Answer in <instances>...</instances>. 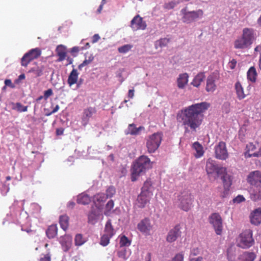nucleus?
<instances>
[{"label":"nucleus","mask_w":261,"mask_h":261,"mask_svg":"<svg viewBox=\"0 0 261 261\" xmlns=\"http://www.w3.org/2000/svg\"><path fill=\"white\" fill-rule=\"evenodd\" d=\"M99 217L94 215V214H89L88 215V223L94 224L96 222Z\"/></svg>","instance_id":"09e8293b"},{"label":"nucleus","mask_w":261,"mask_h":261,"mask_svg":"<svg viewBox=\"0 0 261 261\" xmlns=\"http://www.w3.org/2000/svg\"><path fill=\"white\" fill-rule=\"evenodd\" d=\"M59 109V106L58 105H57L53 110V111L50 112V114H54L56 112H57Z\"/></svg>","instance_id":"338daca9"},{"label":"nucleus","mask_w":261,"mask_h":261,"mask_svg":"<svg viewBox=\"0 0 261 261\" xmlns=\"http://www.w3.org/2000/svg\"><path fill=\"white\" fill-rule=\"evenodd\" d=\"M245 200V198L242 195H238L234 199V202L240 203Z\"/></svg>","instance_id":"6e6d98bb"},{"label":"nucleus","mask_w":261,"mask_h":261,"mask_svg":"<svg viewBox=\"0 0 261 261\" xmlns=\"http://www.w3.org/2000/svg\"><path fill=\"white\" fill-rule=\"evenodd\" d=\"M250 222L252 224L257 226L261 224V208H257L253 211L250 215Z\"/></svg>","instance_id":"dca6fc26"},{"label":"nucleus","mask_w":261,"mask_h":261,"mask_svg":"<svg viewBox=\"0 0 261 261\" xmlns=\"http://www.w3.org/2000/svg\"><path fill=\"white\" fill-rule=\"evenodd\" d=\"M44 70V67L43 66H36L32 68L29 71V72L34 73L36 76H40L43 74V71Z\"/></svg>","instance_id":"f704fd0d"},{"label":"nucleus","mask_w":261,"mask_h":261,"mask_svg":"<svg viewBox=\"0 0 261 261\" xmlns=\"http://www.w3.org/2000/svg\"><path fill=\"white\" fill-rule=\"evenodd\" d=\"M254 243L252 231L248 229L241 233L237 240L238 246L245 249L251 247Z\"/></svg>","instance_id":"0eeeda50"},{"label":"nucleus","mask_w":261,"mask_h":261,"mask_svg":"<svg viewBox=\"0 0 261 261\" xmlns=\"http://www.w3.org/2000/svg\"><path fill=\"white\" fill-rule=\"evenodd\" d=\"M93 59H94L93 56L92 55H91L89 57L88 59H85L82 63H81V64H80L79 65V66H78L79 69L81 70L83 67L87 66L88 64H89L90 63H91L92 62V61L93 60Z\"/></svg>","instance_id":"58836bf2"},{"label":"nucleus","mask_w":261,"mask_h":261,"mask_svg":"<svg viewBox=\"0 0 261 261\" xmlns=\"http://www.w3.org/2000/svg\"><path fill=\"white\" fill-rule=\"evenodd\" d=\"M181 227L179 225H176L171 229L167 234L166 240L168 242L172 243L175 241L181 236Z\"/></svg>","instance_id":"9b49d317"},{"label":"nucleus","mask_w":261,"mask_h":261,"mask_svg":"<svg viewBox=\"0 0 261 261\" xmlns=\"http://www.w3.org/2000/svg\"><path fill=\"white\" fill-rule=\"evenodd\" d=\"M143 129H144V127L142 126H140L137 128L134 124H130L128 127L126 134L132 135H137L139 134L140 132Z\"/></svg>","instance_id":"b1692460"},{"label":"nucleus","mask_w":261,"mask_h":261,"mask_svg":"<svg viewBox=\"0 0 261 261\" xmlns=\"http://www.w3.org/2000/svg\"><path fill=\"white\" fill-rule=\"evenodd\" d=\"M85 241L81 234H77L75 237V244L76 246H81L85 243Z\"/></svg>","instance_id":"a18cd8bd"},{"label":"nucleus","mask_w":261,"mask_h":261,"mask_svg":"<svg viewBox=\"0 0 261 261\" xmlns=\"http://www.w3.org/2000/svg\"><path fill=\"white\" fill-rule=\"evenodd\" d=\"M53 94V91L51 89H49L44 91V97L45 99L48 98L50 96Z\"/></svg>","instance_id":"5fc2aeb1"},{"label":"nucleus","mask_w":261,"mask_h":261,"mask_svg":"<svg viewBox=\"0 0 261 261\" xmlns=\"http://www.w3.org/2000/svg\"><path fill=\"white\" fill-rule=\"evenodd\" d=\"M246 148L248 151H253L255 149V146L252 143H249L247 145Z\"/></svg>","instance_id":"13d9d810"},{"label":"nucleus","mask_w":261,"mask_h":261,"mask_svg":"<svg viewBox=\"0 0 261 261\" xmlns=\"http://www.w3.org/2000/svg\"><path fill=\"white\" fill-rule=\"evenodd\" d=\"M57 226L56 225H50L46 231V233L48 238H53L57 234Z\"/></svg>","instance_id":"cd10ccee"},{"label":"nucleus","mask_w":261,"mask_h":261,"mask_svg":"<svg viewBox=\"0 0 261 261\" xmlns=\"http://www.w3.org/2000/svg\"><path fill=\"white\" fill-rule=\"evenodd\" d=\"M162 140L161 133H157L150 136L147 140L146 147L149 153L155 152L159 148Z\"/></svg>","instance_id":"6e6552de"},{"label":"nucleus","mask_w":261,"mask_h":261,"mask_svg":"<svg viewBox=\"0 0 261 261\" xmlns=\"http://www.w3.org/2000/svg\"><path fill=\"white\" fill-rule=\"evenodd\" d=\"M89 214H94V215L99 217L101 215V209L95 205L92 207Z\"/></svg>","instance_id":"79ce46f5"},{"label":"nucleus","mask_w":261,"mask_h":261,"mask_svg":"<svg viewBox=\"0 0 261 261\" xmlns=\"http://www.w3.org/2000/svg\"><path fill=\"white\" fill-rule=\"evenodd\" d=\"M79 47L77 46H74L71 48V53L73 54L74 53H77L79 51Z\"/></svg>","instance_id":"0e129e2a"},{"label":"nucleus","mask_w":261,"mask_h":261,"mask_svg":"<svg viewBox=\"0 0 261 261\" xmlns=\"http://www.w3.org/2000/svg\"><path fill=\"white\" fill-rule=\"evenodd\" d=\"M77 201L79 203L86 205L90 202L91 198L88 195L82 194L78 196Z\"/></svg>","instance_id":"c85d7f7f"},{"label":"nucleus","mask_w":261,"mask_h":261,"mask_svg":"<svg viewBox=\"0 0 261 261\" xmlns=\"http://www.w3.org/2000/svg\"><path fill=\"white\" fill-rule=\"evenodd\" d=\"M220 176H221V179L223 180L224 189L225 190H228L229 188L231 185V179L230 176L227 174L226 171L224 174H222Z\"/></svg>","instance_id":"5701e85b"},{"label":"nucleus","mask_w":261,"mask_h":261,"mask_svg":"<svg viewBox=\"0 0 261 261\" xmlns=\"http://www.w3.org/2000/svg\"><path fill=\"white\" fill-rule=\"evenodd\" d=\"M235 88L238 97L239 99H242L245 98V94L242 85L240 82H237L235 85Z\"/></svg>","instance_id":"c756f323"},{"label":"nucleus","mask_w":261,"mask_h":261,"mask_svg":"<svg viewBox=\"0 0 261 261\" xmlns=\"http://www.w3.org/2000/svg\"><path fill=\"white\" fill-rule=\"evenodd\" d=\"M180 12L182 22L186 24L191 23L201 18L203 15V11L202 10L198 9L196 11H190L187 7L182 9Z\"/></svg>","instance_id":"39448f33"},{"label":"nucleus","mask_w":261,"mask_h":261,"mask_svg":"<svg viewBox=\"0 0 261 261\" xmlns=\"http://www.w3.org/2000/svg\"><path fill=\"white\" fill-rule=\"evenodd\" d=\"M255 257L256 256L254 253L244 252L239 255L238 260L239 261H254Z\"/></svg>","instance_id":"412c9836"},{"label":"nucleus","mask_w":261,"mask_h":261,"mask_svg":"<svg viewBox=\"0 0 261 261\" xmlns=\"http://www.w3.org/2000/svg\"><path fill=\"white\" fill-rule=\"evenodd\" d=\"M193 148L196 151L195 154L196 158H200L203 154L202 146L198 142H195L193 144Z\"/></svg>","instance_id":"bb28decb"},{"label":"nucleus","mask_w":261,"mask_h":261,"mask_svg":"<svg viewBox=\"0 0 261 261\" xmlns=\"http://www.w3.org/2000/svg\"><path fill=\"white\" fill-rule=\"evenodd\" d=\"M13 109L16 110L19 112H26L28 110V107L23 106L20 103L17 102L13 107Z\"/></svg>","instance_id":"a19ab883"},{"label":"nucleus","mask_w":261,"mask_h":261,"mask_svg":"<svg viewBox=\"0 0 261 261\" xmlns=\"http://www.w3.org/2000/svg\"><path fill=\"white\" fill-rule=\"evenodd\" d=\"M114 207V202L113 200H110L106 205V208L108 211L111 210Z\"/></svg>","instance_id":"4d7b16f0"},{"label":"nucleus","mask_w":261,"mask_h":261,"mask_svg":"<svg viewBox=\"0 0 261 261\" xmlns=\"http://www.w3.org/2000/svg\"><path fill=\"white\" fill-rule=\"evenodd\" d=\"M152 167V163L146 156H141L134 164L132 169V180L135 181L137 177Z\"/></svg>","instance_id":"f03ea898"},{"label":"nucleus","mask_w":261,"mask_h":261,"mask_svg":"<svg viewBox=\"0 0 261 261\" xmlns=\"http://www.w3.org/2000/svg\"><path fill=\"white\" fill-rule=\"evenodd\" d=\"M100 36L98 34H95L92 37V42L95 43L100 39Z\"/></svg>","instance_id":"680f3d73"},{"label":"nucleus","mask_w":261,"mask_h":261,"mask_svg":"<svg viewBox=\"0 0 261 261\" xmlns=\"http://www.w3.org/2000/svg\"><path fill=\"white\" fill-rule=\"evenodd\" d=\"M234 247L233 246H230L227 250L228 258L229 261H232L233 259L234 255L233 252L234 251Z\"/></svg>","instance_id":"de8ad7c7"},{"label":"nucleus","mask_w":261,"mask_h":261,"mask_svg":"<svg viewBox=\"0 0 261 261\" xmlns=\"http://www.w3.org/2000/svg\"><path fill=\"white\" fill-rule=\"evenodd\" d=\"M184 254L182 252H180L175 255V256L169 261H184Z\"/></svg>","instance_id":"8fccbe9b"},{"label":"nucleus","mask_w":261,"mask_h":261,"mask_svg":"<svg viewBox=\"0 0 261 261\" xmlns=\"http://www.w3.org/2000/svg\"><path fill=\"white\" fill-rule=\"evenodd\" d=\"M130 244V241L124 236H122L120 240V245L121 247L128 246Z\"/></svg>","instance_id":"49530a36"},{"label":"nucleus","mask_w":261,"mask_h":261,"mask_svg":"<svg viewBox=\"0 0 261 261\" xmlns=\"http://www.w3.org/2000/svg\"><path fill=\"white\" fill-rule=\"evenodd\" d=\"M5 84L6 86H9L11 88H14V85L12 83V82L9 79H7L5 81Z\"/></svg>","instance_id":"052dcab7"},{"label":"nucleus","mask_w":261,"mask_h":261,"mask_svg":"<svg viewBox=\"0 0 261 261\" xmlns=\"http://www.w3.org/2000/svg\"><path fill=\"white\" fill-rule=\"evenodd\" d=\"M126 249L125 248H122L121 250H119L117 252L118 256L123 259H126Z\"/></svg>","instance_id":"3c124183"},{"label":"nucleus","mask_w":261,"mask_h":261,"mask_svg":"<svg viewBox=\"0 0 261 261\" xmlns=\"http://www.w3.org/2000/svg\"><path fill=\"white\" fill-rule=\"evenodd\" d=\"M78 75L79 73L77 72V70L73 69L70 72L67 81L68 84L70 86H71L72 85L77 83Z\"/></svg>","instance_id":"4be33fe9"},{"label":"nucleus","mask_w":261,"mask_h":261,"mask_svg":"<svg viewBox=\"0 0 261 261\" xmlns=\"http://www.w3.org/2000/svg\"><path fill=\"white\" fill-rule=\"evenodd\" d=\"M50 254L48 253L45 254H43V256L40 258V261H50Z\"/></svg>","instance_id":"864d4df0"},{"label":"nucleus","mask_w":261,"mask_h":261,"mask_svg":"<svg viewBox=\"0 0 261 261\" xmlns=\"http://www.w3.org/2000/svg\"><path fill=\"white\" fill-rule=\"evenodd\" d=\"M209 104L202 102L192 105L179 111L177 115V120L184 126L186 132L190 128L196 132L202 123L203 113L209 107Z\"/></svg>","instance_id":"f257e3e1"},{"label":"nucleus","mask_w":261,"mask_h":261,"mask_svg":"<svg viewBox=\"0 0 261 261\" xmlns=\"http://www.w3.org/2000/svg\"><path fill=\"white\" fill-rule=\"evenodd\" d=\"M236 63H237V62L234 60H232L230 63V68L231 69H233L236 65Z\"/></svg>","instance_id":"774afa93"},{"label":"nucleus","mask_w":261,"mask_h":261,"mask_svg":"<svg viewBox=\"0 0 261 261\" xmlns=\"http://www.w3.org/2000/svg\"><path fill=\"white\" fill-rule=\"evenodd\" d=\"M255 39L252 29L244 28L242 36L238 37L234 42V47L236 49H243L248 47L252 44Z\"/></svg>","instance_id":"7ed1b4c3"},{"label":"nucleus","mask_w":261,"mask_h":261,"mask_svg":"<svg viewBox=\"0 0 261 261\" xmlns=\"http://www.w3.org/2000/svg\"><path fill=\"white\" fill-rule=\"evenodd\" d=\"M248 181L252 186H260L261 172L257 170L250 173L248 176Z\"/></svg>","instance_id":"4468645a"},{"label":"nucleus","mask_w":261,"mask_h":261,"mask_svg":"<svg viewBox=\"0 0 261 261\" xmlns=\"http://www.w3.org/2000/svg\"><path fill=\"white\" fill-rule=\"evenodd\" d=\"M206 171L210 179L215 180L226 170L225 167L219 166L216 162L208 159L206 163Z\"/></svg>","instance_id":"20e7f679"},{"label":"nucleus","mask_w":261,"mask_h":261,"mask_svg":"<svg viewBox=\"0 0 261 261\" xmlns=\"http://www.w3.org/2000/svg\"><path fill=\"white\" fill-rule=\"evenodd\" d=\"M68 217L66 215L62 216L60 217V224L61 228L64 230H66L68 228Z\"/></svg>","instance_id":"473e14b6"},{"label":"nucleus","mask_w":261,"mask_h":261,"mask_svg":"<svg viewBox=\"0 0 261 261\" xmlns=\"http://www.w3.org/2000/svg\"><path fill=\"white\" fill-rule=\"evenodd\" d=\"M31 59L26 54L24 55L21 60V65L22 66L27 67L28 65L32 61Z\"/></svg>","instance_id":"ea45409f"},{"label":"nucleus","mask_w":261,"mask_h":261,"mask_svg":"<svg viewBox=\"0 0 261 261\" xmlns=\"http://www.w3.org/2000/svg\"><path fill=\"white\" fill-rule=\"evenodd\" d=\"M26 54L29 56L32 60L37 58L41 54V51L38 48H36L30 50Z\"/></svg>","instance_id":"2f4dec72"},{"label":"nucleus","mask_w":261,"mask_h":261,"mask_svg":"<svg viewBox=\"0 0 261 261\" xmlns=\"http://www.w3.org/2000/svg\"><path fill=\"white\" fill-rule=\"evenodd\" d=\"M169 42V39L166 38H162L155 42L156 48L158 46L162 48L163 47L166 46L167 44Z\"/></svg>","instance_id":"e433bc0d"},{"label":"nucleus","mask_w":261,"mask_h":261,"mask_svg":"<svg viewBox=\"0 0 261 261\" xmlns=\"http://www.w3.org/2000/svg\"><path fill=\"white\" fill-rule=\"evenodd\" d=\"M204 78V73L203 72H200L194 77L191 84L194 87H198Z\"/></svg>","instance_id":"a878e982"},{"label":"nucleus","mask_w":261,"mask_h":261,"mask_svg":"<svg viewBox=\"0 0 261 261\" xmlns=\"http://www.w3.org/2000/svg\"><path fill=\"white\" fill-rule=\"evenodd\" d=\"M150 197V196L141 192L138 196L136 204L139 207H144L149 201Z\"/></svg>","instance_id":"f3484780"},{"label":"nucleus","mask_w":261,"mask_h":261,"mask_svg":"<svg viewBox=\"0 0 261 261\" xmlns=\"http://www.w3.org/2000/svg\"><path fill=\"white\" fill-rule=\"evenodd\" d=\"M245 156L246 158H251L252 156H255V155H254V153H249V151H248V150L245 152Z\"/></svg>","instance_id":"69168bd1"},{"label":"nucleus","mask_w":261,"mask_h":261,"mask_svg":"<svg viewBox=\"0 0 261 261\" xmlns=\"http://www.w3.org/2000/svg\"><path fill=\"white\" fill-rule=\"evenodd\" d=\"M138 229L142 233L148 234L152 229L149 219L145 218L138 224Z\"/></svg>","instance_id":"2eb2a0df"},{"label":"nucleus","mask_w":261,"mask_h":261,"mask_svg":"<svg viewBox=\"0 0 261 261\" xmlns=\"http://www.w3.org/2000/svg\"><path fill=\"white\" fill-rule=\"evenodd\" d=\"M133 47L131 44H125L118 48V50L120 53L125 54L130 50Z\"/></svg>","instance_id":"4c0bfd02"},{"label":"nucleus","mask_w":261,"mask_h":261,"mask_svg":"<svg viewBox=\"0 0 261 261\" xmlns=\"http://www.w3.org/2000/svg\"><path fill=\"white\" fill-rule=\"evenodd\" d=\"M189 75L187 73H184L179 74L177 80V86L180 89H183L188 82Z\"/></svg>","instance_id":"aec40b11"},{"label":"nucleus","mask_w":261,"mask_h":261,"mask_svg":"<svg viewBox=\"0 0 261 261\" xmlns=\"http://www.w3.org/2000/svg\"><path fill=\"white\" fill-rule=\"evenodd\" d=\"M56 51L59 56L58 61H63L65 59L66 55L65 47L62 45H59L57 46Z\"/></svg>","instance_id":"393cba45"},{"label":"nucleus","mask_w":261,"mask_h":261,"mask_svg":"<svg viewBox=\"0 0 261 261\" xmlns=\"http://www.w3.org/2000/svg\"><path fill=\"white\" fill-rule=\"evenodd\" d=\"M210 223L213 225L217 234L220 235L222 231V220L218 213H213L209 217Z\"/></svg>","instance_id":"1a4fd4ad"},{"label":"nucleus","mask_w":261,"mask_h":261,"mask_svg":"<svg viewBox=\"0 0 261 261\" xmlns=\"http://www.w3.org/2000/svg\"><path fill=\"white\" fill-rule=\"evenodd\" d=\"M250 198L253 201H257L261 199V187L254 186L252 187L250 190Z\"/></svg>","instance_id":"a211bd4d"},{"label":"nucleus","mask_w":261,"mask_h":261,"mask_svg":"<svg viewBox=\"0 0 261 261\" xmlns=\"http://www.w3.org/2000/svg\"><path fill=\"white\" fill-rule=\"evenodd\" d=\"M111 237L107 234H103L101 238L100 244L103 246H107L109 243L110 239Z\"/></svg>","instance_id":"37998d69"},{"label":"nucleus","mask_w":261,"mask_h":261,"mask_svg":"<svg viewBox=\"0 0 261 261\" xmlns=\"http://www.w3.org/2000/svg\"><path fill=\"white\" fill-rule=\"evenodd\" d=\"M199 253V250L198 248H194L192 249L191 252V255L196 256Z\"/></svg>","instance_id":"bf43d9fd"},{"label":"nucleus","mask_w":261,"mask_h":261,"mask_svg":"<svg viewBox=\"0 0 261 261\" xmlns=\"http://www.w3.org/2000/svg\"><path fill=\"white\" fill-rule=\"evenodd\" d=\"M152 184V183L150 179H147L144 183L143 186L141 189V192L151 196L153 190Z\"/></svg>","instance_id":"6ab92c4d"},{"label":"nucleus","mask_w":261,"mask_h":261,"mask_svg":"<svg viewBox=\"0 0 261 261\" xmlns=\"http://www.w3.org/2000/svg\"><path fill=\"white\" fill-rule=\"evenodd\" d=\"M179 3H180V2L179 1H171L170 2L165 4L164 5V8H165L166 9H168V10L171 9H173V8H174L177 5L179 4Z\"/></svg>","instance_id":"c03bdc74"},{"label":"nucleus","mask_w":261,"mask_h":261,"mask_svg":"<svg viewBox=\"0 0 261 261\" xmlns=\"http://www.w3.org/2000/svg\"><path fill=\"white\" fill-rule=\"evenodd\" d=\"M134 96V89L129 90L128 91V96L130 98H133Z\"/></svg>","instance_id":"e2e57ef3"},{"label":"nucleus","mask_w":261,"mask_h":261,"mask_svg":"<svg viewBox=\"0 0 261 261\" xmlns=\"http://www.w3.org/2000/svg\"><path fill=\"white\" fill-rule=\"evenodd\" d=\"M192 196L188 191H184L177 196L175 204L185 211H189L192 205Z\"/></svg>","instance_id":"423d86ee"},{"label":"nucleus","mask_w":261,"mask_h":261,"mask_svg":"<svg viewBox=\"0 0 261 261\" xmlns=\"http://www.w3.org/2000/svg\"><path fill=\"white\" fill-rule=\"evenodd\" d=\"M94 112V110L92 108H89L85 111L84 115L83 118V121L84 122V125L87 123L89 118L92 116Z\"/></svg>","instance_id":"c9c22d12"},{"label":"nucleus","mask_w":261,"mask_h":261,"mask_svg":"<svg viewBox=\"0 0 261 261\" xmlns=\"http://www.w3.org/2000/svg\"><path fill=\"white\" fill-rule=\"evenodd\" d=\"M215 157L219 160H225L228 158V153L226 149L225 143L220 142L215 146Z\"/></svg>","instance_id":"9d476101"},{"label":"nucleus","mask_w":261,"mask_h":261,"mask_svg":"<svg viewBox=\"0 0 261 261\" xmlns=\"http://www.w3.org/2000/svg\"><path fill=\"white\" fill-rule=\"evenodd\" d=\"M257 73L254 67H251L247 72V78L252 82H255L256 81Z\"/></svg>","instance_id":"7c9ffc66"},{"label":"nucleus","mask_w":261,"mask_h":261,"mask_svg":"<svg viewBox=\"0 0 261 261\" xmlns=\"http://www.w3.org/2000/svg\"><path fill=\"white\" fill-rule=\"evenodd\" d=\"M115 193V189L113 187H109L106 191V194L108 197H111Z\"/></svg>","instance_id":"603ef678"},{"label":"nucleus","mask_w":261,"mask_h":261,"mask_svg":"<svg viewBox=\"0 0 261 261\" xmlns=\"http://www.w3.org/2000/svg\"><path fill=\"white\" fill-rule=\"evenodd\" d=\"M130 27L134 31L138 30H145L146 28V24L145 21L143 20L142 17L139 15L136 16L131 21Z\"/></svg>","instance_id":"f8f14e48"},{"label":"nucleus","mask_w":261,"mask_h":261,"mask_svg":"<svg viewBox=\"0 0 261 261\" xmlns=\"http://www.w3.org/2000/svg\"><path fill=\"white\" fill-rule=\"evenodd\" d=\"M218 79V75L214 72L210 75L206 80V90L208 92H213L216 88V81Z\"/></svg>","instance_id":"ddd939ff"},{"label":"nucleus","mask_w":261,"mask_h":261,"mask_svg":"<svg viewBox=\"0 0 261 261\" xmlns=\"http://www.w3.org/2000/svg\"><path fill=\"white\" fill-rule=\"evenodd\" d=\"M104 234H107L111 237H112L114 234V231L112 227L110 220L107 221L106 224Z\"/></svg>","instance_id":"72a5a7b5"}]
</instances>
